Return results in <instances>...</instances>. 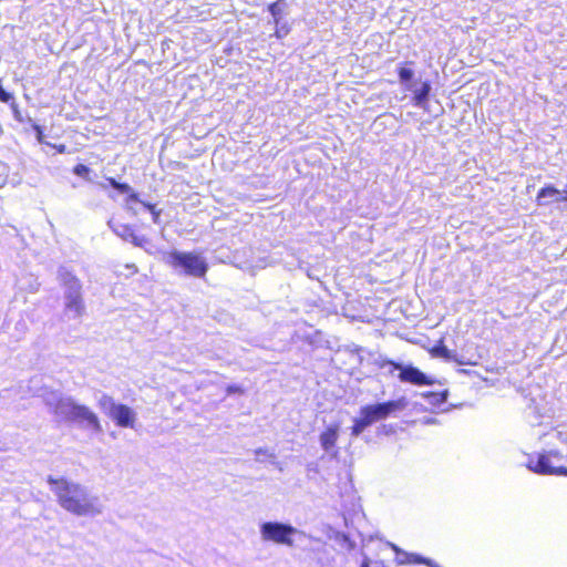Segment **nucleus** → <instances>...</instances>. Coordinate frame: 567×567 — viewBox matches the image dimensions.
I'll return each instance as SVG.
<instances>
[{"mask_svg":"<svg viewBox=\"0 0 567 567\" xmlns=\"http://www.w3.org/2000/svg\"><path fill=\"white\" fill-rule=\"evenodd\" d=\"M48 483L59 505L76 516L94 517L103 514L104 505L86 486L66 478L48 476Z\"/></svg>","mask_w":567,"mask_h":567,"instance_id":"nucleus-1","label":"nucleus"},{"mask_svg":"<svg viewBox=\"0 0 567 567\" xmlns=\"http://www.w3.org/2000/svg\"><path fill=\"white\" fill-rule=\"evenodd\" d=\"M58 280L63 289V315L69 320L80 319L85 312L82 284L71 269L61 266Z\"/></svg>","mask_w":567,"mask_h":567,"instance_id":"nucleus-2","label":"nucleus"},{"mask_svg":"<svg viewBox=\"0 0 567 567\" xmlns=\"http://www.w3.org/2000/svg\"><path fill=\"white\" fill-rule=\"evenodd\" d=\"M166 264L186 276L202 278L208 270V264L200 254L174 250L166 255Z\"/></svg>","mask_w":567,"mask_h":567,"instance_id":"nucleus-3","label":"nucleus"},{"mask_svg":"<svg viewBox=\"0 0 567 567\" xmlns=\"http://www.w3.org/2000/svg\"><path fill=\"white\" fill-rule=\"evenodd\" d=\"M259 532L262 542H272L292 547L293 540L291 537L298 533V529L280 522H264L259 526Z\"/></svg>","mask_w":567,"mask_h":567,"instance_id":"nucleus-4","label":"nucleus"},{"mask_svg":"<svg viewBox=\"0 0 567 567\" xmlns=\"http://www.w3.org/2000/svg\"><path fill=\"white\" fill-rule=\"evenodd\" d=\"M408 403L404 398L383 403L370 404L362 406L360 414L364 415L371 424L377 421L384 420L396 411H402L406 408Z\"/></svg>","mask_w":567,"mask_h":567,"instance_id":"nucleus-5","label":"nucleus"},{"mask_svg":"<svg viewBox=\"0 0 567 567\" xmlns=\"http://www.w3.org/2000/svg\"><path fill=\"white\" fill-rule=\"evenodd\" d=\"M45 403L58 417L68 421H72L75 409L79 405L71 398H63L55 392L45 396Z\"/></svg>","mask_w":567,"mask_h":567,"instance_id":"nucleus-6","label":"nucleus"},{"mask_svg":"<svg viewBox=\"0 0 567 567\" xmlns=\"http://www.w3.org/2000/svg\"><path fill=\"white\" fill-rule=\"evenodd\" d=\"M394 370H399V379L402 382L415 384V385H431L434 381L423 373L421 370L413 365H404L401 363L389 362Z\"/></svg>","mask_w":567,"mask_h":567,"instance_id":"nucleus-7","label":"nucleus"},{"mask_svg":"<svg viewBox=\"0 0 567 567\" xmlns=\"http://www.w3.org/2000/svg\"><path fill=\"white\" fill-rule=\"evenodd\" d=\"M341 425L339 422L330 423L326 426V429L321 432L319 436L320 446L322 450L336 457L338 455V450L336 449L337 441L339 439Z\"/></svg>","mask_w":567,"mask_h":567,"instance_id":"nucleus-8","label":"nucleus"},{"mask_svg":"<svg viewBox=\"0 0 567 567\" xmlns=\"http://www.w3.org/2000/svg\"><path fill=\"white\" fill-rule=\"evenodd\" d=\"M109 417L120 427H135L136 413L125 404L118 403Z\"/></svg>","mask_w":567,"mask_h":567,"instance_id":"nucleus-9","label":"nucleus"},{"mask_svg":"<svg viewBox=\"0 0 567 567\" xmlns=\"http://www.w3.org/2000/svg\"><path fill=\"white\" fill-rule=\"evenodd\" d=\"M528 467L543 475H566L567 468L564 466H555L549 455H540L535 464L529 463Z\"/></svg>","mask_w":567,"mask_h":567,"instance_id":"nucleus-10","label":"nucleus"},{"mask_svg":"<svg viewBox=\"0 0 567 567\" xmlns=\"http://www.w3.org/2000/svg\"><path fill=\"white\" fill-rule=\"evenodd\" d=\"M72 421L84 423L95 432H101L102 426L97 415L87 406L79 404L73 414Z\"/></svg>","mask_w":567,"mask_h":567,"instance_id":"nucleus-11","label":"nucleus"},{"mask_svg":"<svg viewBox=\"0 0 567 567\" xmlns=\"http://www.w3.org/2000/svg\"><path fill=\"white\" fill-rule=\"evenodd\" d=\"M554 202H560V190L548 186L539 190L537 195L538 205H547Z\"/></svg>","mask_w":567,"mask_h":567,"instance_id":"nucleus-12","label":"nucleus"},{"mask_svg":"<svg viewBox=\"0 0 567 567\" xmlns=\"http://www.w3.org/2000/svg\"><path fill=\"white\" fill-rule=\"evenodd\" d=\"M118 403H116L112 396L106 393H102L97 399V406L100 410L110 416L113 410L116 408Z\"/></svg>","mask_w":567,"mask_h":567,"instance_id":"nucleus-13","label":"nucleus"},{"mask_svg":"<svg viewBox=\"0 0 567 567\" xmlns=\"http://www.w3.org/2000/svg\"><path fill=\"white\" fill-rule=\"evenodd\" d=\"M109 225L113 231L124 240L133 243V237H136V234H134L133 229L128 225L121 224L113 226L111 221Z\"/></svg>","mask_w":567,"mask_h":567,"instance_id":"nucleus-14","label":"nucleus"},{"mask_svg":"<svg viewBox=\"0 0 567 567\" xmlns=\"http://www.w3.org/2000/svg\"><path fill=\"white\" fill-rule=\"evenodd\" d=\"M431 85L429 82H424L420 89L414 92L413 101L415 105H423L429 97Z\"/></svg>","mask_w":567,"mask_h":567,"instance_id":"nucleus-15","label":"nucleus"},{"mask_svg":"<svg viewBox=\"0 0 567 567\" xmlns=\"http://www.w3.org/2000/svg\"><path fill=\"white\" fill-rule=\"evenodd\" d=\"M370 425L371 423L369 420L364 415L360 414V417L354 420V424L351 427V434L353 436H359Z\"/></svg>","mask_w":567,"mask_h":567,"instance_id":"nucleus-16","label":"nucleus"},{"mask_svg":"<svg viewBox=\"0 0 567 567\" xmlns=\"http://www.w3.org/2000/svg\"><path fill=\"white\" fill-rule=\"evenodd\" d=\"M286 0H277L268 6V11L274 17V22L276 25L280 23V16L282 13V8L280 7V3L285 4Z\"/></svg>","mask_w":567,"mask_h":567,"instance_id":"nucleus-17","label":"nucleus"},{"mask_svg":"<svg viewBox=\"0 0 567 567\" xmlns=\"http://www.w3.org/2000/svg\"><path fill=\"white\" fill-rule=\"evenodd\" d=\"M423 396L427 398L430 400L431 404L440 405V404H442L443 402L446 401L447 392L446 391L440 392V393L427 392V393H424Z\"/></svg>","mask_w":567,"mask_h":567,"instance_id":"nucleus-18","label":"nucleus"},{"mask_svg":"<svg viewBox=\"0 0 567 567\" xmlns=\"http://www.w3.org/2000/svg\"><path fill=\"white\" fill-rule=\"evenodd\" d=\"M431 353L434 357L444 358L446 360H452L454 358L452 352L445 346H443L442 343L436 346V347H434L431 350Z\"/></svg>","mask_w":567,"mask_h":567,"instance_id":"nucleus-19","label":"nucleus"},{"mask_svg":"<svg viewBox=\"0 0 567 567\" xmlns=\"http://www.w3.org/2000/svg\"><path fill=\"white\" fill-rule=\"evenodd\" d=\"M398 74L401 82H409L412 80L414 75L413 71L408 68H399Z\"/></svg>","mask_w":567,"mask_h":567,"instance_id":"nucleus-20","label":"nucleus"},{"mask_svg":"<svg viewBox=\"0 0 567 567\" xmlns=\"http://www.w3.org/2000/svg\"><path fill=\"white\" fill-rule=\"evenodd\" d=\"M290 32V27L288 24H278L276 25V29H275V32H274V35L277 38V39H282L285 38L288 33Z\"/></svg>","mask_w":567,"mask_h":567,"instance_id":"nucleus-21","label":"nucleus"},{"mask_svg":"<svg viewBox=\"0 0 567 567\" xmlns=\"http://www.w3.org/2000/svg\"><path fill=\"white\" fill-rule=\"evenodd\" d=\"M74 174L80 176V177H83L87 181H90V168L83 164H78L74 169H73Z\"/></svg>","mask_w":567,"mask_h":567,"instance_id":"nucleus-22","label":"nucleus"},{"mask_svg":"<svg viewBox=\"0 0 567 567\" xmlns=\"http://www.w3.org/2000/svg\"><path fill=\"white\" fill-rule=\"evenodd\" d=\"M132 244L135 245L136 247L144 248L146 251H148L147 246L150 245V240L144 236L136 235V237H133Z\"/></svg>","mask_w":567,"mask_h":567,"instance_id":"nucleus-23","label":"nucleus"},{"mask_svg":"<svg viewBox=\"0 0 567 567\" xmlns=\"http://www.w3.org/2000/svg\"><path fill=\"white\" fill-rule=\"evenodd\" d=\"M409 557H410V559H409V561H410V563H419V564H425V565H427V566H430V567H436V566L433 564V561H432V560L426 559V558H423V557H421V556H417V555L412 554V555H409Z\"/></svg>","mask_w":567,"mask_h":567,"instance_id":"nucleus-24","label":"nucleus"},{"mask_svg":"<svg viewBox=\"0 0 567 567\" xmlns=\"http://www.w3.org/2000/svg\"><path fill=\"white\" fill-rule=\"evenodd\" d=\"M115 189H117L118 192H121L123 194L130 193L132 190V188L127 184H121V183H118L116 185Z\"/></svg>","mask_w":567,"mask_h":567,"instance_id":"nucleus-25","label":"nucleus"},{"mask_svg":"<svg viewBox=\"0 0 567 567\" xmlns=\"http://www.w3.org/2000/svg\"><path fill=\"white\" fill-rule=\"evenodd\" d=\"M227 391V394H233V393H243V389L238 385H229L227 386L226 389Z\"/></svg>","mask_w":567,"mask_h":567,"instance_id":"nucleus-26","label":"nucleus"},{"mask_svg":"<svg viewBox=\"0 0 567 567\" xmlns=\"http://www.w3.org/2000/svg\"><path fill=\"white\" fill-rule=\"evenodd\" d=\"M152 217H153V221L155 224H158L159 223V215H161V210L156 209V208H152Z\"/></svg>","mask_w":567,"mask_h":567,"instance_id":"nucleus-27","label":"nucleus"},{"mask_svg":"<svg viewBox=\"0 0 567 567\" xmlns=\"http://www.w3.org/2000/svg\"><path fill=\"white\" fill-rule=\"evenodd\" d=\"M560 202H567V189L560 192Z\"/></svg>","mask_w":567,"mask_h":567,"instance_id":"nucleus-28","label":"nucleus"},{"mask_svg":"<svg viewBox=\"0 0 567 567\" xmlns=\"http://www.w3.org/2000/svg\"><path fill=\"white\" fill-rule=\"evenodd\" d=\"M424 423L425 424H435L436 423V420L435 419H432V417H427L424 420Z\"/></svg>","mask_w":567,"mask_h":567,"instance_id":"nucleus-29","label":"nucleus"},{"mask_svg":"<svg viewBox=\"0 0 567 567\" xmlns=\"http://www.w3.org/2000/svg\"><path fill=\"white\" fill-rule=\"evenodd\" d=\"M361 567H370V561L368 558H364V560L361 564Z\"/></svg>","mask_w":567,"mask_h":567,"instance_id":"nucleus-30","label":"nucleus"},{"mask_svg":"<svg viewBox=\"0 0 567 567\" xmlns=\"http://www.w3.org/2000/svg\"><path fill=\"white\" fill-rule=\"evenodd\" d=\"M110 184L112 187L116 188V185L118 184L114 178H109Z\"/></svg>","mask_w":567,"mask_h":567,"instance_id":"nucleus-31","label":"nucleus"},{"mask_svg":"<svg viewBox=\"0 0 567 567\" xmlns=\"http://www.w3.org/2000/svg\"><path fill=\"white\" fill-rule=\"evenodd\" d=\"M144 206L152 213V208H156L155 205H152V204H145L144 203Z\"/></svg>","mask_w":567,"mask_h":567,"instance_id":"nucleus-32","label":"nucleus"},{"mask_svg":"<svg viewBox=\"0 0 567 567\" xmlns=\"http://www.w3.org/2000/svg\"><path fill=\"white\" fill-rule=\"evenodd\" d=\"M144 206L152 213V208H156L155 205H152V204H145L144 203Z\"/></svg>","mask_w":567,"mask_h":567,"instance_id":"nucleus-33","label":"nucleus"},{"mask_svg":"<svg viewBox=\"0 0 567 567\" xmlns=\"http://www.w3.org/2000/svg\"><path fill=\"white\" fill-rule=\"evenodd\" d=\"M558 435L561 437L563 442L567 443V434H565V436H563V433L558 432Z\"/></svg>","mask_w":567,"mask_h":567,"instance_id":"nucleus-34","label":"nucleus"},{"mask_svg":"<svg viewBox=\"0 0 567 567\" xmlns=\"http://www.w3.org/2000/svg\"><path fill=\"white\" fill-rule=\"evenodd\" d=\"M64 148H65L64 144H60L59 147H58V152L59 153H63Z\"/></svg>","mask_w":567,"mask_h":567,"instance_id":"nucleus-35","label":"nucleus"},{"mask_svg":"<svg viewBox=\"0 0 567 567\" xmlns=\"http://www.w3.org/2000/svg\"><path fill=\"white\" fill-rule=\"evenodd\" d=\"M391 547H392V549H393V550H395L396 553H399V551H400V549L398 548V546H395L394 544H391Z\"/></svg>","mask_w":567,"mask_h":567,"instance_id":"nucleus-36","label":"nucleus"},{"mask_svg":"<svg viewBox=\"0 0 567 567\" xmlns=\"http://www.w3.org/2000/svg\"><path fill=\"white\" fill-rule=\"evenodd\" d=\"M131 197H132L133 199H136V195H135V194H132V195H131Z\"/></svg>","mask_w":567,"mask_h":567,"instance_id":"nucleus-37","label":"nucleus"},{"mask_svg":"<svg viewBox=\"0 0 567 567\" xmlns=\"http://www.w3.org/2000/svg\"><path fill=\"white\" fill-rule=\"evenodd\" d=\"M260 453H265V454H266L267 452H266V451H265V452H262L261 450H260V451H257V454H260Z\"/></svg>","mask_w":567,"mask_h":567,"instance_id":"nucleus-38","label":"nucleus"}]
</instances>
